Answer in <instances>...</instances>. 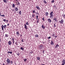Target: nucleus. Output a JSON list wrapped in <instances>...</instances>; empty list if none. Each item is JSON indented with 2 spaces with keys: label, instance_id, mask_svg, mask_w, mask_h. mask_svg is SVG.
<instances>
[{
  "label": "nucleus",
  "instance_id": "nucleus-51",
  "mask_svg": "<svg viewBox=\"0 0 65 65\" xmlns=\"http://www.w3.org/2000/svg\"><path fill=\"white\" fill-rule=\"evenodd\" d=\"M3 64L2 65H5V64L4 63H3Z\"/></svg>",
  "mask_w": 65,
  "mask_h": 65
},
{
  "label": "nucleus",
  "instance_id": "nucleus-47",
  "mask_svg": "<svg viewBox=\"0 0 65 65\" xmlns=\"http://www.w3.org/2000/svg\"><path fill=\"white\" fill-rule=\"evenodd\" d=\"M15 44L16 45L17 44V42H15Z\"/></svg>",
  "mask_w": 65,
  "mask_h": 65
},
{
  "label": "nucleus",
  "instance_id": "nucleus-55",
  "mask_svg": "<svg viewBox=\"0 0 65 65\" xmlns=\"http://www.w3.org/2000/svg\"><path fill=\"white\" fill-rule=\"evenodd\" d=\"M16 1H18V0H15Z\"/></svg>",
  "mask_w": 65,
  "mask_h": 65
},
{
  "label": "nucleus",
  "instance_id": "nucleus-32",
  "mask_svg": "<svg viewBox=\"0 0 65 65\" xmlns=\"http://www.w3.org/2000/svg\"><path fill=\"white\" fill-rule=\"evenodd\" d=\"M10 63L11 64H12L13 63V62H12V61H10Z\"/></svg>",
  "mask_w": 65,
  "mask_h": 65
},
{
  "label": "nucleus",
  "instance_id": "nucleus-63",
  "mask_svg": "<svg viewBox=\"0 0 65 65\" xmlns=\"http://www.w3.org/2000/svg\"><path fill=\"white\" fill-rule=\"evenodd\" d=\"M54 15H55V14H54Z\"/></svg>",
  "mask_w": 65,
  "mask_h": 65
},
{
  "label": "nucleus",
  "instance_id": "nucleus-44",
  "mask_svg": "<svg viewBox=\"0 0 65 65\" xmlns=\"http://www.w3.org/2000/svg\"><path fill=\"white\" fill-rule=\"evenodd\" d=\"M55 38H57V36H55Z\"/></svg>",
  "mask_w": 65,
  "mask_h": 65
},
{
  "label": "nucleus",
  "instance_id": "nucleus-7",
  "mask_svg": "<svg viewBox=\"0 0 65 65\" xmlns=\"http://www.w3.org/2000/svg\"><path fill=\"white\" fill-rule=\"evenodd\" d=\"M53 21H55V22H57L58 21L56 17H54L53 18Z\"/></svg>",
  "mask_w": 65,
  "mask_h": 65
},
{
  "label": "nucleus",
  "instance_id": "nucleus-58",
  "mask_svg": "<svg viewBox=\"0 0 65 65\" xmlns=\"http://www.w3.org/2000/svg\"><path fill=\"white\" fill-rule=\"evenodd\" d=\"M1 47V44H0V47Z\"/></svg>",
  "mask_w": 65,
  "mask_h": 65
},
{
  "label": "nucleus",
  "instance_id": "nucleus-30",
  "mask_svg": "<svg viewBox=\"0 0 65 65\" xmlns=\"http://www.w3.org/2000/svg\"><path fill=\"white\" fill-rule=\"evenodd\" d=\"M3 1L4 3H6V0H3Z\"/></svg>",
  "mask_w": 65,
  "mask_h": 65
},
{
  "label": "nucleus",
  "instance_id": "nucleus-22",
  "mask_svg": "<svg viewBox=\"0 0 65 65\" xmlns=\"http://www.w3.org/2000/svg\"><path fill=\"white\" fill-rule=\"evenodd\" d=\"M19 14H20V15H21V14H22V11H19Z\"/></svg>",
  "mask_w": 65,
  "mask_h": 65
},
{
  "label": "nucleus",
  "instance_id": "nucleus-36",
  "mask_svg": "<svg viewBox=\"0 0 65 65\" xmlns=\"http://www.w3.org/2000/svg\"><path fill=\"white\" fill-rule=\"evenodd\" d=\"M32 18H34V14H32Z\"/></svg>",
  "mask_w": 65,
  "mask_h": 65
},
{
  "label": "nucleus",
  "instance_id": "nucleus-64",
  "mask_svg": "<svg viewBox=\"0 0 65 65\" xmlns=\"http://www.w3.org/2000/svg\"><path fill=\"white\" fill-rule=\"evenodd\" d=\"M9 50H10V49H9Z\"/></svg>",
  "mask_w": 65,
  "mask_h": 65
},
{
  "label": "nucleus",
  "instance_id": "nucleus-60",
  "mask_svg": "<svg viewBox=\"0 0 65 65\" xmlns=\"http://www.w3.org/2000/svg\"><path fill=\"white\" fill-rule=\"evenodd\" d=\"M12 10H13H13L12 9Z\"/></svg>",
  "mask_w": 65,
  "mask_h": 65
},
{
  "label": "nucleus",
  "instance_id": "nucleus-12",
  "mask_svg": "<svg viewBox=\"0 0 65 65\" xmlns=\"http://www.w3.org/2000/svg\"><path fill=\"white\" fill-rule=\"evenodd\" d=\"M51 45H54V42H53V41H51Z\"/></svg>",
  "mask_w": 65,
  "mask_h": 65
},
{
  "label": "nucleus",
  "instance_id": "nucleus-53",
  "mask_svg": "<svg viewBox=\"0 0 65 65\" xmlns=\"http://www.w3.org/2000/svg\"><path fill=\"white\" fill-rule=\"evenodd\" d=\"M16 45H18V44H17Z\"/></svg>",
  "mask_w": 65,
  "mask_h": 65
},
{
  "label": "nucleus",
  "instance_id": "nucleus-31",
  "mask_svg": "<svg viewBox=\"0 0 65 65\" xmlns=\"http://www.w3.org/2000/svg\"><path fill=\"white\" fill-rule=\"evenodd\" d=\"M35 37H38V35H36Z\"/></svg>",
  "mask_w": 65,
  "mask_h": 65
},
{
  "label": "nucleus",
  "instance_id": "nucleus-17",
  "mask_svg": "<svg viewBox=\"0 0 65 65\" xmlns=\"http://www.w3.org/2000/svg\"><path fill=\"white\" fill-rule=\"evenodd\" d=\"M15 10L17 11H18V7L15 8Z\"/></svg>",
  "mask_w": 65,
  "mask_h": 65
},
{
  "label": "nucleus",
  "instance_id": "nucleus-43",
  "mask_svg": "<svg viewBox=\"0 0 65 65\" xmlns=\"http://www.w3.org/2000/svg\"><path fill=\"white\" fill-rule=\"evenodd\" d=\"M54 27H56V25H55V24H54Z\"/></svg>",
  "mask_w": 65,
  "mask_h": 65
},
{
  "label": "nucleus",
  "instance_id": "nucleus-28",
  "mask_svg": "<svg viewBox=\"0 0 65 65\" xmlns=\"http://www.w3.org/2000/svg\"><path fill=\"white\" fill-rule=\"evenodd\" d=\"M17 55L18 56H20V53H18L17 54Z\"/></svg>",
  "mask_w": 65,
  "mask_h": 65
},
{
  "label": "nucleus",
  "instance_id": "nucleus-35",
  "mask_svg": "<svg viewBox=\"0 0 65 65\" xmlns=\"http://www.w3.org/2000/svg\"><path fill=\"white\" fill-rule=\"evenodd\" d=\"M14 38H13V37L12 39V41H14Z\"/></svg>",
  "mask_w": 65,
  "mask_h": 65
},
{
  "label": "nucleus",
  "instance_id": "nucleus-6",
  "mask_svg": "<svg viewBox=\"0 0 65 65\" xmlns=\"http://www.w3.org/2000/svg\"><path fill=\"white\" fill-rule=\"evenodd\" d=\"M47 21L49 23H51V22H52V20L50 18H48L47 20Z\"/></svg>",
  "mask_w": 65,
  "mask_h": 65
},
{
  "label": "nucleus",
  "instance_id": "nucleus-48",
  "mask_svg": "<svg viewBox=\"0 0 65 65\" xmlns=\"http://www.w3.org/2000/svg\"><path fill=\"white\" fill-rule=\"evenodd\" d=\"M14 41H13V45L14 44Z\"/></svg>",
  "mask_w": 65,
  "mask_h": 65
},
{
  "label": "nucleus",
  "instance_id": "nucleus-26",
  "mask_svg": "<svg viewBox=\"0 0 65 65\" xmlns=\"http://www.w3.org/2000/svg\"><path fill=\"white\" fill-rule=\"evenodd\" d=\"M39 19H38L37 21V23L38 24V23H39Z\"/></svg>",
  "mask_w": 65,
  "mask_h": 65
},
{
  "label": "nucleus",
  "instance_id": "nucleus-3",
  "mask_svg": "<svg viewBox=\"0 0 65 65\" xmlns=\"http://www.w3.org/2000/svg\"><path fill=\"white\" fill-rule=\"evenodd\" d=\"M54 12L53 11L50 12V13L49 14H50V18H52V17H53V16H54Z\"/></svg>",
  "mask_w": 65,
  "mask_h": 65
},
{
  "label": "nucleus",
  "instance_id": "nucleus-5",
  "mask_svg": "<svg viewBox=\"0 0 65 65\" xmlns=\"http://www.w3.org/2000/svg\"><path fill=\"white\" fill-rule=\"evenodd\" d=\"M43 46V45H39L38 48H39L40 50H41Z\"/></svg>",
  "mask_w": 65,
  "mask_h": 65
},
{
  "label": "nucleus",
  "instance_id": "nucleus-56",
  "mask_svg": "<svg viewBox=\"0 0 65 65\" xmlns=\"http://www.w3.org/2000/svg\"><path fill=\"white\" fill-rule=\"evenodd\" d=\"M37 14H38V15H39V13H37Z\"/></svg>",
  "mask_w": 65,
  "mask_h": 65
},
{
  "label": "nucleus",
  "instance_id": "nucleus-46",
  "mask_svg": "<svg viewBox=\"0 0 65 65\" xmlns=\"http://www.w3.org/2000/svg\"><path fill=\"white\" fill-rule=\"evenodd\" d=\"M44 50L43 51H42V53H44Z\"/></svg>",
  "mask_w": 65,
  "mask_h": 65
},
{
  "label": "nucleus",
  "instance_id": "nucleus-9",
  "mask_svg": "<svg viewBox=\"0 0 65 65\" xmlns=\"http://www.w3.org/2000/svg\"><path fill=\"white\" fill-rule=\"evenodd\" d=\"M36 9H37L38 10H40V8H39V7L38 6H36Z\"/></svg>",
  "mask_w": 65,
  "mask_h": 65
},
{
  "label": "nucleus",
  "instance_id": "nucleus-13",
  "mask_svg": "<svg viewBox=\"0 0 65 65\" xmlns=\"http://www.w3.org/2000/svg\"><path fill=\"white\" fill-rule=\"evenodd\" d=\"M53 8H55V10H57V7H56V5H54L53 6Z\"/></svg>",
  "mask_w": 65,
  "mask_h": 65
},
{
  "label": "nucleus",
  "instance_id": "nucleus-41",
  "mask_svg": "<svg viewBox=\"0 0 65 65\" xmlns=\"http://www.w3.org/2000/svg\"><path fill=\"white\" fill-rule=\"evenodd\" d=\"M55 34H53L52 36H53V37H54V36H55Z\"/></svg>",
  "mask_w": 65,
  "mask_h": 65
},
{
  "label": "nucleus",
  "instance_id": "nucleus-62",
  "mask_svg": "<svg viewBox=\"0 0 65 65\" xmlns=\"http://www.w3.org/2000/svg\"><path fill=\"white\" fill-rule=\"evenodd\" d=\"M0 51H1V49H0Z\"/></svg>",
  "mask_w": 65,
  "mask_h": 65
},
{
  "label": "nucleus",
  "instance_id": "nucleus-18",
  "mask_svg": "<svg viewBox=\"0 0 65 65\" xmlns=\"http://www.w3.org/2000/svg\"><path fill=\"white\" fill-rule=\"evenodd\" d=\"M37 60H40V57H37Z\"/></svg>",
  "mask_w": 65,
  "mask_h": 65
},
{
  "label": "nucleus",
  "instance_id": "nucleus-57",
  "mask_svg": "<svg viewBox=\"0 0 65 65\" xmlns=\"http://www.w3.org/2000/svg\"><path fill=\"white\" fill-rule=\"evenodd\" d=\"M1 39H0V41H1Z\"/></svg>",
  "mask_w": 65,
  "mask_h": 65
},
{
  "label": "nucleus",
  "instance_id": "nucleus-50",
  "mask_svg": "<svg viewBox=\"0 0 65 65\" xmlns=\"http://www.w3.org/2000/svg\"><path fill=\"white\" fill-rule=\"evenodd\" d=\"M9 24H7V25L8 26H9Z\"/></svg>",
  "mask_w": 65,
  "mask_h": 65
},
{
  "label": "nucleus",
  "instance_id": "nucleus-38",
  "mask_svg": "<svg viewBox=\"0 0 65 65\" xmlns=\"http://www.w3.org/2000/svg\"><path fill=\"white\" fill-rule=\"evenodd\" d=\"M35 12V10H33L32 11V13H34Z\"/></svg>",
  "mask_w": 65,
  "mask_h": 65
},
{
  "label": "nucleus",
  "instance_id": "nucleus-45",
  "mask_svg": "<svg viewBox=\"0 0 65 65\" xmlns=\"http://www.w3.org/2000/svg\"><path fill=\"white\" fill-rule=\"evenodd\" d=\"M21 41H22V42H24V41H23V39H22L21 40Z\"/></svg>",
  "mask_w": 65,
  "mask_h": 65
},
{
  "label": "nucleus",
  "instance_id": "nucleus-8",
  "mask_svg": "<svg viewBox=\"0 0 65 65\" xmlns=\"http://www.w3.org/2000/svg\"><path fill=\"white\" fill-rule=\"evenodd\" d=\"M62 63L61 64V65H64L65 64V60L63 59L62 61Z\"/></svg>",
  "mask_w": 65,
  "mask_h": 65
},
{
  "label": "nucleus",
  "instance_id": "nucleus-11",
  "mask_svg": "<svg viewBox=\"0 0 65 65\" xmlns=\"http://www.w3.org/2000/svg\"><path fill=\"white\" fill-rule=\"evenodd\" d=\"M16 34H17V35L18 36H19L20 35V33H19V31H17Z\"/></svg>",
  "mask_w": 65,
  "mask_h": 65
},
{
  "label": "nucleus",
  "instance_id": "nucleus-42",
  "mask_svg": "<svg viewBox=\"0 0 65 65\" xmlns=\"http://www.w3.org/2000/svg\"><path fill=\"white\" fill-rule=\"evenodd\" d=\"M51 38V37H49L48 38H47L48 39H50Z\"/></svg>",
  "mask_w": 65,
  "mask_h": 65
},
{
  "label": "nucleus",
  "instance_id": "nucleus-21",
  "mask_svg": "<svg viewBox=\"0 0 65 65\" xmlns=\"http://www.w3.org/2000/svg\"><path fill=\"white\" fill-rule=\"evenodd\" d=\"M9 36L7 34H6L5 35V37H8Z\"/></svg>",
  "mask_w": 65,
  "mask_h": 65
},
{
  "label": "nucleus",
  "instance_id": "nucleus-59",
  "mask_svg": "<svg viewBox=\"0 0 65 65\" xmlns=\"http://www.w3.org/2000/svg\"><path fill=\"white\" fill-rule=\"evenodd\" d=\"M36 20H38V18H37Z\"/></svg>",
  "mask_w": 65,
  "mask_h": 65
},
{
  "label": "nucleus",
  "instance_id": "nucleus-49",
  "mask_svg": "<svg viewBox=\"0 0 65 65\" xmlns=\"http://www.w3.org/2000/svg\"><path fill=\"white\" fill-rule=\"evenodd\" d=\"M38 18V16L37 15L36 16V18Z\"/></svg>",
  "mask_w": 65,
  "mask_h": 65
},
{
  "label": "nucleus",
  "instance_id": "nucleus-20",
  "mask_svg": "<svg viewBox=\"0 0 65 65\" xmlns=\"http://www.w3.org/2000/svg\"><path fill=\"white\" fill-rule=\"evenodd\" d=\"M58 46H59V45L58 44H56V46L55 47V48H57V47H58Z\"/></svg>",
  "mask_w": 65,
  "mask_h": 65
},
{
  "label": "nucleus",
  "instance_id": "nucleus-24",
  "mask_svg": "<svg viewBox=\"0 0 65 65\" xmlns=\"http://www.w3.org/2000/svg\"><path fill=\"white\" fill-rule=\"evenodd\" d=\"M18 3V4H17ZM16 4H17L16 5H20V3L19 2H17Z\"/></svg>",
  "mask_w": 65,
  "mask_h": 65
},
{
  "label": "nucleus",
  "instance_id": "nucleus-27",
  "mask_svg": "<svg viewBox=\"0 0 65 65\" xmlns=\"http://www.w3.org/2000/svg\"><path fill=\"white\" fill-rule=\"evenodd\" d=\"M43 2H44V3L45 4H47V2H46V1L45 0L43 1Z\"/></svg>",
  "mask_w": 65,
  "mask_h": 65
},
{
  "label": "nucleus",
  "instance_id": "nucleus-34",
  "mask_svg": "<svg viewBox=\"0 0 65 65\" xmlns=\"http://www.w3.org/2000/svg\"><path fill=\"white\" fill-rule=\"evenodd\" d=\"M42 20L43 21H45V20H44V17H43L42 19Z\"/></svg>",
  "mask_w": 65,
  "mask_h": 65
},
{
  "label": "nucleus",
  "instance_id": "nucleus-14",
  "mask_svg": "<svg viewBox=\"0 0 65 65\" xmlns=\"http://www.w3.org/2000/svg\"><path fill=\"white\" fill-rule=\"evenodd\" d=\"M41 28L43 29H45V26H44V25L43 24H42V25Z\"/></svg>",
  "mask_w": 65,
  "mask_h": 65
},
{
  "label": "nucleus",
  "instance_id": "nucleus-16",
  "mask_svg": "<svg viewBox=\"0 0 65 65\" xmlns=\"http://www.w3.org/2000/svg\"><path fill=\"white\" fill-rule=\"evenodd\" d=\"M8 43L9 45H11V42L10 41H9L8 42Z\"/></svg>",
  "mask_w": 65,
  "mask_h": 65
},
{
  "label": "nucleus",
  "instance_id": "nucleus-29",
  "mask_svg": "<svg viewBox=\"0 0 65 65\" xmlns=\"http://www.w3.org/2000/svg\"><path fill=\"white\" fill-rule=\"evenodd\" d=\"M21 50H22L23 51H24V48H23V47H21V48H20Z\"/></svg>",
  "mask_w": 65,
  "mask_h": 65
},
{
  "label": "nucleus",
  "instance_id": "nucleus-15",
  "mask_svg": "<svg viewBox=\"0 0 65 65\" xmlns=\"http://www.w3.org/2000/svg\"><path fill=\"white\" fill-rule=\"evenodd\" d=\"M45 15L46 17H47L48 15V12H46L45 13Z\"/></svg>",
  "mask_w": 65,
  "mask_h": 65
},
{
  "label": "nucleus",
  "instance_id": "nucleus-39",
  "mask_svg": "<svg viewBox=\"0 0 65 65\" xmlns=\"http://www.w3.org/2000/svg\"><path fill=\"white\" fill-rule=\"evenodd\" d=\"M3 21H4V22H6V19H4L3 20Z\"/></svg>",
  "mask_w": 65,
  "mask_h": 65
},
{
  "label": "nucleus",
  "instance_id": "nucleus-10",
  "mask_svg": "<svg viewBox=\"0 0 65 65\" xmlns=\"http://www.w3.org/2000/svg\"><path fill=\"white\" fill-rule=\"evenodd\" d=\"M64 20L63 19H62L59 22V23H60V24H63V23H64Z\"/></svg>",
  "mask_w": 65,
  "mask_h": 65
},
{
  "label": "nucleus",
  "instance_id": "nucleus-23",
  "mask_svg": "<svg viewBox=\"0 0 65 65\" xmlns=\"http://www.w3.org/2000/svg\"><path fill=\"white\" fill-rule=\"evenodd\" d=\"M12 6L13 7V8H14V7H15V5L14 4H12Z\"/></svg>",
  "mask_w": 65,
  "mask_h": 65
},
{
  "label": "nucleus",
  "instance_id": "nucleus-33",
  "mask_svg": "<svg viewBox=\"0 0 65 65\" xmlns=\"http://www.w3.org/2000/svg\"><path fill=\"white\" fill-rule=\"evenodd\" d=\"M27 59H24L23 60H24V62H26V61H27Z\"/></svg>",
  "mask_w": 65,
  "mask_h": 65
},
{
  "label": "nucleus",
  "instance_id": "nucleus-52",
  "mask_svg": "<svg viewBox=\"0 0 65 65\" xmlns=\"http://www.w3.org/2000/svg\"><path fill=\"white\" fill-rule=\"evenodd\" d=\"M6 21H7V23L8 22V20H6Z\"/></svg>",
  "mask_w": 65,
  "mask_h": 65
},
{
  "label": "nucleus",
  "instance_id": "nucleus-25",
  "mask_svg": "<svg viewBox=\"0 0 65 65\" xmlns=\"http://www.w3.org/2000/svg\"><path fill=\"white\" fill-rule=\"evenodd\" d=\"M7 53H8V54H9V53L10 54H11L12 53V52H11L8 51V52Z\"/></svg>",
  "mask_w": 65,
  "mask_h": 65
},
{
  "label": "nucleus",
  "instance_id": "nucleus-37",
  "mask_svg": "<svg viewBox=\"0 0 65 65\" xmlns=\"http://www.w3.org/2000/svg\"><path fill=\"white\" fill-rule=\"evenodd\" d=\"M63 17L64 18V19H65V14H63Z\"/></svg>",
  "mask_w": 65,
  "mask_h": 65
},
{
  "label": "nucleus",
  "instance_id": "nucleus-4",
  "mask_svg": "<svg viewBox=\"0 0 65 65\" xmlns=\"http://www.w3.org/2000/svg\"><path fill=\"white\" fill-rule=\"evenodd\" d=\"M6 62L7 64H9L10 63V60L9 58H7L6 60Z\"/></svg>",
  "mask_w": 65,
  "mask_h": 65
},
{
  "label": "nucleus",
  "instance_id": "nucleus-61",
  "mask_svg": "<svg viewBox=\"0 0 65 65\" xmlns=\"http://www.w3.org/2000/svg\"><path fill=\"white\" fill-rule=\"evenodd\" d=\"M34 20V19H33V20Z\"/></svg>",
  "mask_w": 65,
  "mask_h": 65
},
{
  "label": "nucleus",
  "instance_id": "nucleus-40",
  "mask_svg": "<svg viewBox=\"0 0 65 65\" xmlns=\"http://www.w3.org/2000/svg\"><path fill=\"white\" fill-rule=\"evenodd\" d=\"M54 0H53L51 1V3H54Z\"/></svg>",
  "mask_w": 65,
  "mask_h": 65
},
{
  "label": "nucleus",
  "instance_id": "nucleus-19",
  "mask_svg": "<svg viewBox=\"0 0 65 65\" xmlns=\"http://www.w3.org/2000/svg\"><path fill=\"white\" fill-rule=\"evenodd\" d=\"M0 16H1L2 17H5V16L4 15H1V13L0 12Z\"/></svg>",
  "mask_w": 65,
  "mask_h": 65
},
{
  "label": "nucleus",
  "instance_id": "nucleus-1",
  "mask_svg": "<svg viewBox=\"0 0 65 65\" xmlns=\"http://www.w3.org/2000/svg\"><path fill=\"white\" fill-rule=\"evenodd\" d=\"M27 25H29V23L28 22H26V24H24V28L25 29H26V30H27L28 29V26H27Z\"/></svg>",
  "mask_w": 65,
  "mask_h": 65
},
{
  "label": "nucleus",
  "instance_id": "nucleus-54",
  "mask_svg": "<svg viewBox=\"0 0 65 65\" xmlns=\"http://www.w3.org/2000/svg\"><path fill=\"white\" fill-rule=\"evenodd\" d=\"M21 35L20 36L21 37H22V36L21 35Z\"/></svg>",
  "mask_w": 65,
  "mask_h": 65
},
{
  "label": "nucleus",
  "instance_id": "nucleus-2",
  "mask_svg": "<svg viewBox=\"0 0 65 65\" xmlns=\"http://www.w3.org/2000/svg\"><path fill=\"white\" fill-rule=\"evenodd\" d=\"M7 27V25H5L3 26V25H2L1 26V27L2 28V29L3 31H4V29H6V27Z\"/></svg>",
  "mask_w": 65,
  "mask_h": 65
}]
</instances>
